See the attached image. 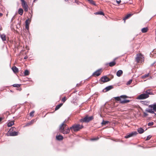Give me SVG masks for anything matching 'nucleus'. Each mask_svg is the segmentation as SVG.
<instances>
[{"label":"nucleus","instance_id":"1","mask_svg":"<svg viewBox=\"0 0 156 156\" xmlns=\"http://www.w3.org/2000/svg\"><path fill=\"white\" fill-rule=\"evenodd\" d=\"M65 121L60 126L59 131L64 134H67L69 133L70 130L72 132H77L83 128L82 125L75 124L69 128L66 124H65Z\"/></svg>","mask_w":156,"mask_h":156},{"label":"nucleus","instance_id":"2","mask_svg":"<svg viewBox=\"0 0 156 156\" xmlns=\"http://www.w3.org/2000/svg\"><path fill=\"white\" fill-rule=\"evenodd\" d=\"M152 94V93L149 90L146 91L145 93L140 94L138 96L137 99L139 100L144 99L149 97V95Z\"/></svg>","mask_w":156,"mask_h":156},{"label":"nucleus","instance_id":"3","mask_svg":"<svg viewBox=\"0 0 156 156\" xmlns=\"http://www.w3.org/2000/svg\"><path fill=\"white\" fill-rule=\"evenodd\" d=\"M16 128L15 127H11L8 131V133L6 134L7 136H14L18 135L19 132H15V131Z\"/></svg>","mask_w":156,"mask_h":156},{"label":"nucleus","instance_id":"4","mask_svg":"<svg viewBox=\"0 0 156 156\" xmlns=\"http://www.w3.org/2000/svg\"><path fill=\"white\" fill-rule=\"evenodd\" d=\"M94 119L93 116H86L84 118L81 119L80 120V122H88Z\"/></svg>","mask_w":156,"mask_h":156},{"label":"nucleus","instance_id":"5","mask_svg":"<svg viewBox=\"0 0 156 156\" xmlns=\"http://www.w3.org/2000/svg\"><path fill=\"white\" fill-rule=\"evenodd\" d=\"M110 79L106 76H102L100 79V83H103L106 82L110 81Z\"/></svg>","mask_w":156,"mask_h":156},{"label":"nucleus","instance_id":"6","mask_svg":"<svg viewBox=\"0 0 156 156\" xmlns=\"http://www.w3.org/2000/svg\"><path fill=\"white\" fill-rule=\"evenodd\" d=\"M20 1L22 2V5L24 9V11L26 12H27L29 7L26 2L24 0H21Z\"/></svg>","mask_w":156,"mask_h":156},{"label":"nucleus","instance_id":"7","mask_svg":"<svg viewBox=\"0 0 156 156\" xmlns=\"http://www.w3.org/2000/svg\"><path fill=\"white\" fill-rule=\"evenodd\" d=\"M101 69H100L94 72L92 74V76H98L100 75L101 73Z\"/></svg>","mask_w":156,"mask_h":156},{"label":"nucleus","instance_id":"8","mask_svg":"<svg viewBox=\"0 0 156 156\" xmlns=\"http://www.w3.org/2000/svg\"><path fill=\"white\" fill-rule=\"evenodd\" d=\"M82 138L87 141L89 140V141H94V140H98L99 139V137H94L93 138L88 139V138L89 137H82Z\"/></svg>","mask_w":156,"mask_h":156},{"label":"nucleus","instance_id":"9","mask_svg":"<svg viewBox=\"0 0 156 156\" xmlns=\"http://www.w3.org/2000/svg\"><path fill=\"white\" fill-rule=\"evenodd\" d=\"M127 98V97L125 95H121L120 97H117L115 98V99L117 101H119L120 102H120L121 101H122L121 98Z\"/></svg>","mask_w":156,"mask_h":156},{"label":"nucleus","instance_id":"10","mask_svg":"<svg viewBox=\"0 0 156 156\" xmlns=\"http://www.w3.org/2000/svg\"><path fill=\"white\" fill-rule=\"evenodd\" d=\"M113 88V87L112 85H110L106 87L103 90L104 92H106Z\"/></svg>","mask_w":156,"mask_h":156},{"label":"nucleus","instance_id":"11","mask_svg":"<svg viewBox=\"0 0 156 156\" xmlns=\"http://www.w3.org/2000/svg\"><path fill=\"white\" fill-rule=\"evenodd\" d=\"M138 134L136 131H133L128 134L125 136H136Z\"/></svg>","mask_w":156,"mask_h":156},{"label":"nucleus","instance_id":"12","mask_svg":"<svg viewBox=\"0 0 156 156\" xmlns=\"http://www.w3.org/2000/svg\"><path fill=\"white\" fill-rule=\"evenodd\" d=\"M149 108H153V109L155 111H156V103L154 104L150 105L149 106Z\"/></svg>","mask_w":156,"mask_h":156},{"label":"nucleus","instance_id":"13","mask_svg":"<svg viewBox=\"0 0 156 156\" xmlns=\"http://www.w3.org/2000/svg\"><path fill=\"white\" fill-rule=\"evenodd\" d=\"M137 131L138 133L140 134L142 133L144 131V129L141 127L138 128L137 129Z\"/></svg>","mask_w":156,"mask_h":156},{"label":"nucleus","instance_id":"14","mask_svg":"<svg viewBox=\"0 0 156 156\" xmlns=\"http://www.w3.org/2000/svg\"><path fill=\"white\" fill-rule=\"evenodd\" d=\"M123 73V72L122 70H119L116 72V75L118 76L119 77L121 76V75H122Z\"/></svg>","mask_w":156,"mask_h":156},{"label":"nucleus","instance_id":"15","mask_svg":"<svg viewBox=\"0 0 156 156\" xmlns=\"http://www.w3.org/2000/svg\"><path fill=\"white\" fill-rule=\"evenodd\" d=\"M12 70L15 73H17L18 72V69L15 66H13L12 68Z\"/></svg>","mask_w":156,"mask_h":156},{"label":"nucleus","instance_id":"16","mask_svg":"<svg viewBox=\"0 0 156 156\" xmlns=\"http://www.w3.org/2000/svg\"><path fill=\"white\" fill-rule=\"evenodd\" d=\"M146 112H149L151 113H154V110L153 111L152 109L150 108H147L145 110Z\"/></svg>","mask_w":156,"mask_h":156},{"label":"nucleus","instance_id":"17","mask_svg":"<svg viewBox=\"0 0 156 156\" xmlns=\"http://www.w3.org/2000/svg\"><path fill=\"white\" fill-rule=\"evenodd\" d=\"M115 59H116L115 58L114 61L110 62L109 63V64L110 66L112 67L115 65L116 64V62L115 61Z\"/></svg>","mask_w":156,"mask_h":156},{"label":"nucleus","instance_id":"18","mask_svg":"<svg viewBox=\"0 0 156 156\" xmlns=\"http://www.w3.org/2000/svg\"><path fill=\"white\" fill-rule=\"evenodd\" d=\"M0 37L3 41H5L6 40V36L5 34H1Z\"/></svg>","mask_w":156,"mask_h":156},{"label":"nucleus","instance_id":"19","mask_svg":"<svg viewBox=\"0 0 156 156\" xmlns=\"http://www.w3.org/2000/svg\"><path fill=\"white\" fill-rule=\"evenodd\" d=\"M132 15V14H128L127 15H126L123 19V20H124V22H125L126 20L128 19V18L130 17Z\"/></svg>","mask_w":156,"mask_h":156},{"label":"nucleus","instance_id":"20","mask_svg":"<svg viewBox=\"0 0 156 156\" xmlns=\"http://www.w3.org/2000/svg\"><path fill=\"white\" fill-rule=\"evenodd\" d=\"M62 103H60L59 104L57 105L55 108V110L56 111L58 109L60 108L62 106Z\"/></svg>","mask_w":156,"mask_h":156},{"label":"nucleus","instance_id":"21","mask_svg":"<svg viewBox=\"0 0 156 156\" xmlns=\"http://www.w3.org/2000/svg\"><path fill=\"white\" fill-rule=\"evenodd\" d=\"M130 101L129 100H124L121 101L120 102V103L123 104L125 103H127L129 102Z\"/></svg>","mask_w":156,"mask_h":156},{"label":"nucleus","instance_id":"22","mask_svg":"<svg viewBox=\"0 0 156 156\" xmlns=\"http://www.w3.org/2000/svg\"><path fill=\"white\" fill-rule=\"evenodd\" d=\"M14 124V122L12 121L9 122L7 124L8 127H11Z\"/></svg>","mask_w":156,"mask_h":156},{"label":"nucleus","instance_id":"23","mask_svg":"<svg viewBox=\"0 0 156 156\" xmlns=\"http://www.w3.org/2000/svg\"><path fill=\"white\" fill-rule=\"evenodd\" d=\"M23 10L22 9L20 8L19 9L18 13L21 16H22L23 15Z\"/></svg>","mask_w":156,"mask_h":156},{"label":"nucleus","instance_id":"24","mask_svg":"<svg viewBox=\"0 0 156 156\" xmlns=\"http://www.w3.org/2000/svg\"><path fill=\"white\" fill-rule=\"evenodd\" d=\"M148 30L147 27H144L141 30L142 32L143 33H146Z\"/></svg>","mask_w":156,"mask_h":156},{"label":"nucleus","instance_id":"25","mask_svg":"<svg viewBox=\"0 0 156 156\" xmlns=\"http://www.w3.org/2000/svg\"><path fill=\"white\" fill-rule=\"evenodd\" d=\"M94 14L96 15H104V14L101 11H98L94 13Z\"/></svg>","mask_w":156,"mask_h":156},{"label":"nucleus","instance_id":"26","mask_svg":"<svg viewBox=\"0 0 156 156\" xmlns=\"http://www.w3.org/2000/svg\"><path fill=\"white\" fill-rule=\"evenodd\" d=\"M109 123V122L108 121H105L103 120L102 122L101 123V124L102 125H106L107 124H108V123Z\"/></svg>","mask_w":156,"mask_h":156},{"label":"nucleus","instance_id":"27","mask_svg":"<svg viewBox=\"0 0 156 156\" xmlns=\"http://www.w3.org/2000/svg\"><path fill=\"white\" fill-rule=\"evenodd\" d=\"M89 2L91 4L93 5H96V4L95 2L93 0H90Z\"/></svg>","mask_w":156,"mask_h":156},{"label":"nucleus","instance_id":"28","mask_svg":"<svg viewBox=\"0 0 156 156\" xmlns=\"http://www.w3.org/2000/svg\"><path fill=\"white\" fill-rule=\"evenodd\" d=\"M140 58L139 55H137V56H136V60L137 62H139L140 60Z\"/></svg>","mask_w":156,"mask_h":156},{"label":"nucleus","instance_id":"29","mask_svg":"<svg viewBox=\"0 0 156 156\" xmlns=\"http://www.w3.org/2000/svg\"><path fill=\"white\" fill-rule=\"evenodd\" d=\"M29 72L27 70H26L24 72V74L25 76H27L29 74Z\"/></svg>","mask_w":156,"mask_h":156},{"label":"nucleus","instance_id":"30","mask_svg":"<svg viewBox=\"0 0 156 156\" xmlns=\"http://www.w3.org/2000/svg\"><path fill=\"white\" fill-rule=\"evenodd\" d=\"M64 137H56V139L58 141H60L64 139Z\"/></svg>","mask_w":156,"mask_h":156},{"label":"nucleus","instance_id":"31","mask_svg":"<svg viewBox=\"0 0 156 156\" xmlns=\"http://www.w3.org/2000/svg\"><path fill=\"white\" fill-rule=\"evenodd\" d=\"M20 84H14L13 85V86L14 87L18 88L20 87Z\"/></svg>","mask_w":156,"mask_h":156},{"label":"nucleus","instance_id":"32","mask_svg":"<svg viewBox=\"0 0 156 156\" xmlns=\"http://www.w3.org/2000/svg\"><path fill=\"white\" fill-rule=\"evenodd\" d=\"M141 103L144 105H147L148 102L147 101H141Z\"/></svg>","mask_w":156,"mask_h":156},{"label":"nucleus","instance_id":"33","mask_svg":"<svg viewBox=\"0 0 156 156\" xmlns=\"http://www.w3.org/2000/svg\"><path fill=\"white\" fill-rule=\"evenodd\" d=\"M110 139H111V140H113V141H115V142H120L121 141L120 140L118 139H115L113 138Z\"/></svg>","mask_w":156,"mask_h":156},{"label":"nucleus","instance_id":"34","mask_svg":"<svg viewBox=\"0 0 156 156\" xmlns=\"http://www.w3.org/2000/svg\"><path fill=\"white\" fill-rule=\"evenodd\" d=\"M30 21L29 20V19L25 21V23L26 25H29L30 23Z\"/></svg>","mask_w":156,"mask_h":156},{"label":"nucleus","instance_id":"35","mask_svg":"<svg viewBox=\"0 0 156 156\" xmlns=\"http://www.w3.org/2000/svg\"><path fill=\"white\" fill-rule=\"evenodd\" d=\"M34 120H31V121L29 123H27V126H29L33 123L34 122Z\"/></svg>","mask_w":156,"mask_h":156},{"label":"nucleus","instance_id":"36","mask_svg":"<svg viewBox=\"0 0 156 156\" xmlns=\"http://www.w3.org/2000/svg\"><path fill=\"white\" fill-rule=\"evenodd\" d=\"M132 81V79L129 80L126 83V84L127 85H129L130 84Z\"/></svg>","mask_w":156,"mask_h":156},{"label":"nucleus","instance_id":"37","mask_svg":"<svg viewBox=\"0 0 156 156\" xmlns=\"http://www.w3.org/2000/svg\"><path fill=\"white\" fill-rule=\"evenodd\" d=\"M154 124V122H149L148 123V126H151L153 125Z\"/></svg>","mask_w":156,"mask_h":156},{"label":"nucleus","instance_id":"38","mask_svg":"<svg viewBox=\"0 0 156 156\" xmlns=\"http://www.w3.org/2000/svg\"><path fill=\"white\" fill-rule=\"evenodd\" d=\"M149 73H148L147 74H145L143 76L142 78H146L147 77H148L149 76Z\"/></svg>","mask_w":156,"mask_h":156},{"label":"nucleus","instance_id":"39","mask_svg":"<svg viewBox=\"0 0 156 156\" xmlns=\"http://www.w3.org/2000/svg\"><path fill=\"white\" fill-rule=\"evenodd\" d=\"M34 111H32L30 113V116L31 117H33L34 116Z\"/></svg>","mask_w":156,"mask_h":156},{"label":"nucleus","instance_id":"40","mask_svg":"<svg viewBox=\"0 0 156 156\" xmlns=\"http://www.w3.org/2000/svg\"><path fill=\"white\" fill-rule=\"evenodd\" d=\"M143 114H144V115H143V117H146L148 115V114L147 113H146L145 112H144Z\"/></svg>","mask_w":156,"mask_h":156},{"label":"nucleus","instance_id":"41","mask_svg":"<svg viewBox=\"0 0 156 156\" xmlns=\"http://www.w3.org/2000/svg\"><path fill=\"white\" fill-rule=\"evenodd\" d=\"M66 100V98L65 97H63L62 98V101H63V102H64Z\"/></svg>","mask_w":156,"mask_h":156},{"label":"nucleus","instance_id":"42","mask_svg":"<svg viewBox=\"0 0 156 156\" xmlns=\"http://www.w3.org/2000/svg\"><path fill=\"white\" fill-rule=\"evenodd\" d=\"M116 2L118 4H119L121 2V1L120 0H119V1L116 0Z\"/></svg>","mask_w":156,"mask_h":156},{"label":"nucleus","instance_id":"43","mask_svg":"<svg viewBox=\"0 0 156 156\" xmlns=\"http://www.w3.org/2000/svg\"><path fill=\"white\" fill-rule=\"evenodd\" d=\"M81 85V83H77L76 84V86L77 87H79V86H80Z\"/></svg>","mask_w":156,"mask_h":156},{"label":"nucleus","instance_id":"44","mask_svg":"<svg viewBox=\"0 0 156 156\" xmlns=\"http://www.w3.org/2000/svg\"><path fill=\"white\" fill-rule=\"evenodd\" d=\"M151 137H147V138H146L145 140H148L150 139Z\"/></svg>","mask_w":156,"mask_h":156},{"label":"nucleus","instance_id":"45","mask_svg":"<svg viewBox=\"0 0 156 156\" xmlns=\"http://www.w3.org/2000/svg\"><path fill=\"white\" fill-rule=\"evenodd\" d=\"M55 136H63L62 135H60V134H57Z\"/></svg>","mask_w":156,"mask_h":156},{"label":"nucleus","instance_id":"46","mask_svg":"<svg viewBox=\"0 0 156 156\" xmlns=\"http://www.w3.org/2000/svg\"><path fill=\"white\" fill-rule=\"evenodd\" d=\"M26 28L27 30H28L29 28V25H26Z\"/></svg>","mask_w":156,"mask_h":156},{"label":"nucleus","instance_id":"47","mask_svg":"<svg viewBox=\"0 0 156 156\" xmlns=\"http://www.w3.org/2000/svg\"><path fill=\"white\" fill-rule=\"evenodd\" d=\"M156 63V62H154V63H153L151 65V66H154V65Z\"/></svg>","mask_w":156,"mask_h":156},{"label":"nucleus","instance_id":"48","mask_svg":"<svg viewBox=\"0 0 156 156\" xmlns=\"http://www.w3.org/2000/svg\"><path fill=\"white\" fill-rule=\"evenodd\" d=\"M28 58V57L27 56H26L24 57V59H27Z\"/></svg>","mask_w":156,"mask_h":156},{"label":"nucleus","instance_id":"49","mask_svg":"<svg viewBox=\"0 0 156 156\" xmlns=\"http://www.w3.org/2000/svg\"><path fill=\"white\" fill-rule=\"evenodd\" d=\"M3 119V118L2 117H0V122Z\"/></svg>","mask_w":156,"mask_h":156},{"label":"nucleus","instance_id":"50","mask_svg":"<svg viewBox=\"0 0 156 156\" xmlns=\"http://www.w3.org/2000/svg\"><path fill=\"white\" fill-rule=\"evenodd\" d=\"M2 15H3L2 14L0 13V17L2 16Z\"/></svg>","mask_w":156,"mask_h":156},{"label":"nucleus","instance_id":"51","mask_svg":"<svg viewBox=\"0 0 156 156\" xmlns=\"http://www.w3.org/2000/svg\"><path fill=\"white\" fill-rule=\"evenodd\" d=\"M147 136L149 137V136H151L150 135H148Z\"/></svg>","mask_w":156,"mask_h":156},{"label":"nucleus","instance_id":"52","mask_svg":"<svg viewBox=\"0 0 156 156\" xmlns=\"http://www.w3.org/2000/svg\"><path fill=\"white\" fill-rule=\"evenodd\" d=\"M129 137H125V138H129Z\"/></svg>","mask_w":156,"mask_h":156},{"label":"nucleus","instance_id":"53","mask_svg":"<svg viewBox=\"0 0 156 156\" xmlns=\"http://www.w3.org/2000/svg\"><path fill=\"white\" fill-rule=\"evenodd\" d=\"M65 1H68L69 0H65Z\"/></svg>","mask_w":156,"mask_h":156},{"label":"nucleus","instance_id":"54","mask_svg":"<svg viewBox=\"0 0 156 156\" xmlns=\"http://www.w3.org/2000/svg\"><path fill=\"white\" fill-rule=\"evenodd\" d=\"M14 17V16H13V18H12V20L13 19V18Z\"/></svg>","mask_w":156,"mask_h":156},{"label":"nucleus","instance_id":"55","mask_svg":"<svg viewBox=\"0 0 156 156\" xmlns=\"http://www.w3.org/2000/svg\"><path fill=\"white\" fill-rule=\"evenodd\" d=\"M154 114H155V115H156V113H154Z\"/></svg>","mask_w":156,"mask_h":156}]
</instances>
